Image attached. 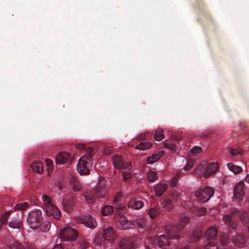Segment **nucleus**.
I'll list each match as a JSON object with an SVG mask.
<instances>
[{
  "instance_id": "46",
  "label": "nucleus",
  "mask_w": 249,
  "mask_h": 249,
  "mask_svg": "<svg viewBox=\"0 0 249 249\" xmlns=\"http://www.w3.org/2000/svg\"><path fill=\"white\" fill-rule=\"evenodd\" d=\"M76 148L77 149H78L79 150H82L85 149L86 152V150L89 148V147H88V148L86 147L85 145L82 143L77 144L76 145ZM89 148H90V147H89ZM85 155H87V153H86V154Z\"/></svg>"
},
{
  "instance_id": "29",
  "label": "nucleus",
  "mask_w": 249,
  "mask_h": 249,
  "mask_svg": "<svg viewBox=\"0 0 249 249\" xmlns=\"http://www.w3.org/2000/svg\"><path fill=\"white\" fill-rule=\"evenodd\" d=\"M163 132V130L161 128H159L156 131L154 137L156 140L160 141L164 138Z\"/></svg>"
},
{
  "instance_id": "48",
  "label": "nucleus",
  "mask_w": 249,
  "mask_h": 249,
  "mask_svg": "<svg viewBox=\"0 0 249 249\" xmlns=\"http://www.w3.org/2000/svg\"><path fill=\"white\" fill-rule=\"evenodd\" d=\"M45 163L46 167L53 166V160L50 159H46Z\"/></svg>"
},
{
  "instance_id": "3",
  "label": "nucleus",
  "mask_w": 249,
  "mask_h": 249,
  "mask_svg": "<svg viewBox=\"0 0 249 249\" xmlns=\"http://www.w3.org/2000/svg\"><path fill=\"white\" fill-rule=\"evenodd\" d=\"M43 208L44 212L48 216H53L56 219H59L61 216L60 210L53 203L51 197L46 195L41 196Z\"/></svg>"
},
{
  "instance_id": "30",
  "label": "nucleus",
  "mask_w": 249,
  "mask_h": 249,
  "mask_svg": "<svg viewBox=\"0 0 249 249\" xmlns=\"http://www.w3.org/2000/svg\"><path fill=\"white\" fill-rule=\"evenodd\" d=\"M162 144L164 147L169 149L173 152H175L177 150L176 145L171 143L169 141H164L163 142Z\"/></svg>"
},
{
  "instance_id": "27",
  "label": "nucleus",
  "mask_w": 249,
  "mask_h": 249,
  "mask_svg": "<svg viewBox=\"0 0 249 249\" xmlns=\"http://www.w3.org/2000/svg\"><path fill=\"white\" fill-rule=\"evenodd\" d=\"M147 179L151 182H154L158 178V176L156 172L150 171L147 174Z\"/></svg>"
},
{
  "instance_id": "55",
  "label": "nucleus",
  "mask_w": 249,
  "mask_h": 249,
  "mask_svg": "<svg viewBox=\"0 0 249 249\" xmlns=\"http://www.w3.org/2000/svg\"><path fill=\"white\" fill-rule=\"evenodd\" d=\"M53 249H64L63 246L60 244L55 246Z\"/></svg>"
},
{
  "instance_id": "2",
  "label": "nucleus",
  "mask_w": 249,
  "mask_h": 249,
  "mask_svg": "<svg viewBox=\"0 0 249 249\" xmlns=\"http://www.w3.org/2000/svg\"><path fill=\"white\" fill-rule=\"evenodd\" d=\"M219 170V165L216 162H212L208 164L202 162L195 169V173L199 176L207 178L213 176Z\"/></svg>"
},
{
  "instance_id": "6",
  "label": "nucleus",
  "mask_w": 249,
  "mask_h": 249,
  "mask_svg": "<svg viewBox=\"0 0 249 249\" xmlns=\"http://www.w3.org/2000/svg\"><path fill=\"white\" fill-rule=\"evenodd\" d=\"M42 219V212L40 210L36 209L30 212L27 217V221L30 227L36 229Z\"/></svg>"
},
{
  "instance_id": "26",
  "label": "nucleus",
  "mask_w": 249,
  "mask_h": 249,
  "mask_svg": "<svg viewBox=\"0 0 249 249\" xmlns=\"http://www.w3.org/2000/svg\"><path fill=\"white\" fill-rule=\"evenodd\" d=\"M13 246L16 249H35L33 247L27 244L22 245L18 242H14Z\"/></svg>"
},
{
  "instance_id": "20",
  "label": "nucleus",
  "mask_w": 249,
  "mask_h": 249,
  "mask_svg": "<svg viewBox=\"0 0 249 249\" xmlns=\"http://www.w3.org/2000/svg\"><path fill=\"white\" fill-rule=\"evenodd\" d=\"M22 220V216L18 215L15 220H13L10 222L9 226L13 229H18L20 226Z\"/></svg>"
},
{
  "instance_id": "28",
  "label": "nucleus",
  "mask_w": 249,
  "mask_h": 249,
  "mask_svg": "<svg viewBox=\"0 0 249 249\" xmlns=\"http://www.w3.org/2000/svg\"><path fill=\"white\" fill-rule=\"evenodd\" d=\"M160 155L159 154H154L148 158L147 160V164H153L158 161L160 157Z\"/></svg>"
},
{
  "instance_id": "37",
  "label": "nucleus",
  "mask_w": 249,
  "mask_h": 249,
  "mask_svg": "<svg viewBox=\"0 0 249 249\" xmlns=\"http://www.w3.org/2000/svg\"><path fill=\"white\" fill-rule=\"evenodd\" d=\"M221 244L223 246L228 245L230 241L229 240L228 236L227 235H224L220 237Z\"/></svg>"
},
{
  "instance_id": "50",
  "label": "nucleus",
  "mask_w": 249,
  "mask_h": 249,
  "mask_svg": "<svg viewBox=\"0 0 249 249\" xmlns=\"http://www.w3.org/2000/svg\"><path fill=\"white\" fill-rule=\"evenodd\" d=\"M189 221V218L187 216H183L181 217V222L184 224L187 223Z\"/></svg>"
},
{
  "instance_id": "13",
  "label": "nucleus",
  "mask_w": 249,
  "mask_h": 249,
  "mask_svg": "<svg viewBox=\"0 0 249 249\" xmlns=\"http://www.w3.org/2000/svg\"><path fill=\"white\" fill-rule=\"evenodd\" d=\"M70 155L66 152L58 153L55 157V161L56 164H64L69 160Z\"/></svg>"
},
{
  "instance_id": "56",
  "label": "nucleus",
  "mask_w": 249,
  "mask_h": 249,
  "mask_svg": "<svg viewBox=\"0 0 249 249\" xmlns=\"http://www.w3.org/2000/svg\"><path fill=\"white\" fill-rule=\"evenodd\" d=\"M88 246H89V244L87 242H85L82 243V244L81 245V248H82V249L86 248Z\"/></svg>"
},
{
  "instance_id": "9",
  "label": "nucleus",
  "mask_w": 249,
  "mask_h": 249,
  "mask_svg": "<svg viewBox=\"0 0 249 249\" xmlns=\"http://www.w3.org/2000/svg\"><path fill=\"white\" fill-rule=\"evenodd\" d=\"M95 194L98 197H103L107 192V188L104 184V180L100 179V181L95 188Z\"/></svg>"
},
{
  "instance_id": "8",
  "label": "nucleus",
  "mask_w": 249,
  "mask_h": 249,
  "mask_svg": "<svg viewBox=\"0 0 249 249\" xmlns=\"http://www.w3.org/2000/svg\"><path fill=\"white\" fill-rule=\"evenodd\" d=\"M118 214V223L117 225L118 228L121 230H127L134 227V224L132 221L128 220L125 216L121 215L120 213Z\"/></svg>"
},
{
  "instance_id": "44",
  "label": "nucleus",
  "mask_w": 249,
  "mask_h": 249,
  "mask_svg": "<svg viewBox=\"0 0 249 249\" xmlns=\"http://www.w3.org/2000/svg\"><path fill=\"white\" fill-rule=\"evenodd\" d=\"M85 200L88 203H92L94 201V198L93 196L90 195L85 196Z\"/></svg>"
},
{
  "instance_id": "31",
  "label": "nucleus",
  "mask_w": 249,
  "mask_h": 249,
  "mask_svg": "<svg viewBox=\"0 0 249 249\" xmlns=\"http://www.w3.org/2000/svg\"><path fill=\"white\" fill-rule=\"evenodd\" d=\"M51 227V223L50 221H46L42 223L40 225V231L43 232H47Z\"/></svg>"
},
{
  "instance_id": "4",
  "label": "nucleus",
  "mask_w": 249,
  "mask_h": 249,
  "mask_svg": "<svg viewBox=\"0 0 249 249\" xmlns=\"http://www.w3.org/2000/svg\"><path fill=\"white\" fill-rule=\"evenodd\" d=\"M113 164L115 167L122 170V174L124 179L131 177L132 166L129 162H124L121 156L115 155L112 157Z\"/></svg>"
},
{
  "instance_id": "1",
  "label": "nucleus",
  "mask_w": 249,
  "mask_h": 249,
  "mask_svg": "<svg viewBox=\"0 0 249 249\" xmlns=\"http://www.w3.org/2000/svg\"><path fill=\"white\" fill-rule=\"evenodd\" d=\"M87 155L81 157L77 164V170L80 175L89 174V168L91 167V160L93 155V149L89 148L86 150Z\"/></svg>"
},
{
  "instance_id": "35",
  "label": "nucleus",
  "mask_w": 249,
  "mask_h": 249,
  "mask_svg": "<svg viewBox=\"0 0 249 249\" xmlns=\"http://www.w3.org/2000/svg\"><path fill=\"white\" fill-rule=\"evenodd\" d=\"M29 206V204L28 202H25L24 203H21L18 204L15 206V209L16 210H24L28 208Z\"/></svg>"
},
{
  "instance_id": "14",
  "label": "nucleus",
  "mask_w": 249,
  "mask_h": 249,
  "mask_svg": "<svg viewBox=\"0 0 249 249\" xmlns=\"http://www.w3.org/2000/svg\"><path fill=\"white\" fill-rule=\"evenodd\" d=\"M134 238L125 237L120 242V246L122 249H132L134 247Z\"/></svg>"
},
{
  "instance_id": "38",
  "label": "nucleus",
  "mask_w": 249,
  "mask_h": 249,
  "mask_svg": "<svg viewBox=\"0 0 249 249\" xmlns=\"http://www.w3.org/2000/svg\"><path fill=\"white\" fill-rule=\"evenodd\" d=\"M10 214V211L5 213H3L0 217V222L1 223V225L5 224L7 220V217L8 215Z\"/></svg>"
},
{
  "instance_id": "40",
  "label": "nucleus",
  "mask_w": 249,
  "mask_h": 249,
  "mask_svg": "<svg viewBox=\"0 0 249 249\" xmlns=\"http://www.w3.org/2000/svg\"><path fill=\"white\" fill-rule=\"evenodd\" d=\"M204 249H218V248L215 244L213 242H211L207 244L205 246Z\"/></svg>"
},
{
  "instance_id": "33",
  "label": "nucleus",
  "mask_w": 249,
  "mask_h": 249,
  "mask_svg": "<svg viewBox=\"0 0 249 249\" xmlns=\"http://www.w3.org/2000/svg\"><path fill=\"white\" fill-rule=\"evenodd\" d=\"M148 213L151 218H156L159 214V211L155 208H152L148 211Z\"/></svg>"
},
{
  "instance_id": "49",
  "label": "nucleus",
  "mask_w": 249,
  "mask_h": 249,
  "mask_svg": "<svg viewBox=\"0 0 249 249\" xmlns=\"http://www.w3.org/2000/svg\"><path fill=\"white\" fill-rule=\"evenodd\" d=\"M167 233H168V236L169 238H178V236L175 234L174 231L172 232H168V230L166 229Z\"/></svg>"
},
{
  "instance_id": "22",
  "label": "nucleus",
  "mask_w": 249,
  "mask_h": 249,
  "mask_svg": "<svg viewBox=\"0 0 249 249\" xmlns=\"http://www.w3.org/2000/svg\"><path fill=\"white\" fill-rule=\"evenodd\" d=\"M201 236V233L199 230L194 231L190 235L188 241L190 242H194L198 240Z\"/></svg>"
},
{
  "instance_id": "57",
  "label": "nucleus",
  "mask_w": 249,
  "mask_h": 249,
  "mask_svg": "<svg viewBox=\"0 0 249 249\" xmlns=\"http://www.w3.org/2000/svg\"><path fill=\"white\" fill-rule=\"evenodd\" d=\"M110 151H111V150H106V149H105L104 153L105 154H109Z\"/></svg>"
},
{
  "instance_id": "54",
  "label": "nucleus",
  "mask_w": 249,
  "mask_h": 249,
  "mask_svg": "<svg viewBox=\"0 0 249 249\" xmlns=\"http://www.w3.org/2000/svg\"><path fill=\"white\" fill-rule=\"evenodd\" d=\"M124 206L123 204L119 205L117 207L116 213H118L119 212L120 210H123L124 208Z\"/></svg>"
},
{
  "instance_id": "21",
  "label": "nucleus",
  "mask_w": 249,
  "mask_h": 249,
  "mask_svg": "<svg viewBox=\"0 0 249 249\" xmlns=\"http://www.w3.org/2000/svg\"><path fill=\"white\" fill-rule=\"evenodd\" d=\"M217 230L213 227L210 228L206 232L205 236L208 240L214 239L217 235Z\"/></svg>"
},
{
  "instance_id": "34",
  "label": "nucleus",
  "mask_w": 249,
  "mask_h": 249,
  "mask_svg": "<svg viewBox=\"0 0 249 249\" xmlns=\"http://www.w3.org/2000/svg\"><path fill=\"white\" fill-rule=\"evenodd\" d=\"M71 185L74 191H79L81 190V185L79 181L77 180L71 181Z\"/></svg>"
},
{
  "instance_id": "10",
  "label": "nucleus",
  "mask_w": 249,
  "mask_h": 249,
  "mask_svg": "<svg viewBox=\"0 0 249 249\" xmlns=\"http://www.w3.org/2000/svg\"><path fill=\"white\" fill-rule=\"evenodd\" d=\"M78 222L83 223L85 226L90 229L95 228L97 225L95 219L89 214L86 215L84 218L80 219Z\"/></svg>"
},
{
  "instance_id": "43",
  "label": "nucleus",
  "mask_w": 249,
  "mask_h": 249,
  "mask_svg": "<svg viewBox=\"0 0 249 249\" xmlns=\"http://www.w3.org/2000/svg\"><path fill=\"white\" fill-rule=\"evenodd\" d=\"M241 151L237 149H232L230 151V153L233 156H237L241 154Z\"/></svg>"
},
{
  "instance_id": "11",
  "label": "nucleus",
  "mask_w": 249,
  "mask_h": 249,
  "mask_svg": "<svg viewBox=\"0 0 249 249\" xmlns=\"http://www.w3.org/2000/svg\"><path fill=\"white\" fill-rule=\"evenodd\" d=\"M103 237L105 240L112 243L117 238V235L112 228L109 227L103 231Z\"/></svg>"
},
{
  "instance_id": "53",
  "label": "nucleus",
  "mask_w": 249,
  "mask_h": 249,
  "mask_svg": "<svg viewBox=\"0 0 249 249\" xmlns=\"http://www.w3.org/2000/svg\"><path fill=\"white\" fill-rule=\"evenodd\" d=\"M53 166H50V167H47L46 170H47L48 175H51L53 173Z\"/></svg>"
},
{
  "instance_id": "18",
  "label": "nucleus",
  "mask_w": 249,
  "mask_h": 249,
  "mask_svg": "<svg viewBox=\"0 0 249 249\" xmlns=\"http://www.w3.org/2000/svg\"><path fill=\"white\" fill-rule=\"evenodd\" d=\"M30 167L34 172L39 174H42L44 171V167L42 163L38 160H35L33 161L30 165Z\"/></svg>"
},
{
  "instance_id": "5",
  "label": "nucleus",
  "mask_w": 249,
  "mask_h": 249,
  "mask_svg": "<svg viewBox=\"0 0 249 249\" xmlns=\"http://www.w3.org/2000/svg\"><path fill=\"white\" fill-rule=\"evenodd\" d=\"M77 236L78 233L76 230L68 225H64L59 231V237L64 241H72L75 240Z\"/></svg>"
},
{
  "instance_id": "15",
  "label": "nucleus",
  "mask_w": 249,
  "mask_h": 249,
  "mask_svg": "<svg viewBox=\"0 0 249 249\" xmlns=\"http://www.w3.org/2000/svg\"><path fill=\"white\" fill-rule=\"evenodd\" d=\"M237 212V209H234L233 212L230 214H226L223 217L224 220L226 224H228L232 229H235L237 226V223L236 222L231 221L232 216H233V213Z\"/></svg>"
},
{
  "instance_id": "42",
  "label": "nucleus",
  "mask_w": 249,
  "mask_h": 249,
  "mask_svg": "<svg viewBox=\"0 0 249 249\" xmlns=\"http://www.w3.org/2000/svg\"><path fill=\"white\" fill-rule=\"evenodd\" d=\"M72 203H69V202H64L63 203V207L67 211V212H69L71 210V209L72 208Z\"/></svg>"
},
{
  "instance_id": "60",
  "label": "nucleus",
  "mask_w": 249,
  "mask_h": 249,
  "mask_svg": "<svg viewBox=\"0 0 249 249\" xmlns=\"http://www.w3.org/2000/svg\"><path fill=\"white\" fill-rule=\"evenodd\" d=\"M138 138H139V139H144V137H143V136L141 137V136H139L138 137Z\"/></svg>"
},
{
  "instance_id": "62",
  "label": "nucleus",
  "mask_w": 249,
  "mask_h": 249,
  "mask_svg": "<svg viewBox=\"0 0 249 249\" xmlns=\"http://www.w3.org/2000/svg\"><path fill=\"white\" fill-rule=\"evenodd\" d=\"M248 231H249V227H248Z\"/></svg>"
},
{
  "instance_id": "59",
  "label": "nucleus",
  "mask_w": 249,
  "mask_h": 249,
  "mask_svg": "<svg viewBox=\"0 0 249 249\" xmlns=\"http://www.w3.org/2000/svg\"><path fill=\"white\" fill-rule=\"evenodd\" d=\"M94 242H95V244H98V241L97 240V239L96 238L95 240H94Z\"/></svg>"
},
{
  "instance_id": "12",
  "label": "nucleus",
  "mask_w": 249,
  "mask_h": 249,
  "mask_svg": "<svg viewBox=\"0 0 249 249\" xmlns=\"http://www.w3.org/2000/svg\"><path fill=\"white\" fill-rule=\"evenodd\" d=\"M244 184L243 181H240L237 185L235 186L233 191V194L235 197L239 200H242L244 196L243 188Z\"/></svg>"
},
{
  "instance_id": "61",
  "label": "nucleus",
  "mask_w": 249,
  "mask_h": 249,
  "mask_svg": "<svg viewBox=\"0 0 249 249\" xmlns=\"http://www.w3.org/2000/svg\"><path fill=\"white\" fill-rule=\"evenodd\" d=\"M184 226H185V225H182V226H181V228H183V227H184Z\"/></svg>"
},
{
  "instance_id": "25",
  "label": "nucleus",
  "mask_w": 249,
  "mask_h": 249,
  "mask_svg": "<svg viewBox=\"0 0 249 249\" xmlns=\"http://www.w3.org/2000/svg\"><path fill=\"white\" fill-rule=\"evenodd\" d=\"M113 208L110 205L105 206L101 210V213L104 216L112 214L113 212Z\"/></svg>"
},
{
  "instance_id": "52",
  "label": "nucleus",
  "mask_w": 249,
  "mask_h": 249,
  "mask_svg": "<svg viewBox=\"0 0 249 249\" xmlns=\"http://www.w3.org/2000/svg\"><path fill=\"white\" fill-rule=\"evenodd\" d=\"M122 194L120 193H118L115 196L114 198V202H117L119 200V198L122 197Z\"/></svg>"
},
{
  "instance_id": "47",
  "label": "nucleus",
  "mask_w": 249,
  "mask_h": 249,
  "mask_svg": "<svg viewBox=\"0 0 249 249\" xmlns=\"http://www.w3.org/2000/svg\"><path fill=\"white\" fill-rule=\"evenodd\" d=\"M178 175L177 174L174 178H173L171 182V184L173 187H175L176 186L177 182H178Z\"/></svg>"
},
{
  "instance_id": "41",
  "label": "nucleus",
  "mask_w": 249,
  "mask_h": 249,
  "mask_svg": "<svg viewBox=\"0 0 249 249\" xmlns=\"http://www.w3.org/2000/svg\"><path fill=\"white\" fill-rule=\"evenodd\" d=\"M172 197L175 201H178L180 198V195L177 191H174L172 194Z\"/></svg>"
},
{
  "instance_id": "36",
  "label": "nucleus",
  "mask_w": 249,
  "mask_h": 249,
  "mask_svg": "<svg viewBox=\"0 0 249 249\" xmlns=\"http://www.w3.org/2000/svg\"><path fill=\"white\" fill-rule=\"evenodd\" d=\"M202 152V149L199 146H195L191 150V154L193 156L197 155Z\"/></svg>"
},
{
  "instance_id": "17",
  "label": "nucleus",
  "mask_w": 249,
  "mask_h": 249,
  "mask_svg": "<svg viewBox=\"0 0 249 249\" xmlns=\"http://www.w3.org/2000/svg\"><path fill=\"white\" fill-rule=\"evenodd\" d=\"M144 206L143 202L141 200H138L134 198H132L129 200L128 203V206L129 208L139 210L142 208Z\"/></svg>"
},
{
  "instance_id": "39",
  "label": "nucleus",
  "mask_w": 249,
  "mask_h": 249,
  "mask_svg": "<svg viewBox=\"0 0 249 249\" xmlns=\"http://www.w3.org/2000/svg\"><path fill=\"white\" fill-rule=\"evenodd\" d=\"M194 166V162L192 160H189L187 161L186 165L183 168V169L185 171H189Z\"/></svg>"
},
{
  "instance_id": "45",
  "label": "nucleus",
  "mask_w": 249,
  "mask_h": 249,
  "mask_svg": "<svg viewBox=\"0 0 249 249\" xmlns=\"http://www.w3.org/2000/svg\"><path fill=\"white\" fill-rule=\"evenodd\" d=\"M161 203L163 207H165L171 203V200L170 199H163L161 200Z\"/></svg>"
},
{
  "instance_id": "24",
  "label": "nucleus",
  "mask_w": 249,
  "mask_h": 249,
  "mask_svg": "<svg viewBox=\"0 0 249 249\" xmlns=\"http://www.w3.org/2000/svg\"><path fill=\"white\" fill-rule=\"evenodd\" d=\"M227 166L228 167V169L234 174L239 173L242 170L241 167H240L239 166L236 165L231 162L228 163Z\"/></svg>"
},
{
  "instance_id": "51",
  "label": "nucleus",
  "mask_w": 249,
  "mask_h": 249,
  "mask_svg": "<svg viewBox=\"0 0 249 249\" xmlns=\"http://www.w3.org/2000/svg\"><path fill=\"white\" fill-rule=\"evenodd\" d=\"M243 222L245 224L246 223L248 222L249 220V218L246 214L243 215L241 217Z\"/></svg>"
},
{
  "instance_id": "7",
  "label": "nucleus",
  "mask_w": 249,
  "mask_h": 249,
  "mask_svg": "<svg viewBox=\"0 0 249 249\" xmlns=\"http://www.w3.org/2000/svg\"><path fill=\"white\" fill-rule=\"evenodd\" d=\"M214 190L213 188L206 187L204 189L196 193V197L202 202H206L213 195Z\"/></svg>"
},
{
  "instance_id": "23",
  "label": "nucleus",
  "mask_w": 249,
  "mask_h": 249,
  "mask_svg": "<svg viewBox=\"0 0 249 249\" xmlns=\"http://www.w3.org/2000/svg\"><path fill=\"white\" fill-rule=\"evenodd\" d=\"M152 146V143L151 142H144L140 143L139 144L134 146L135 149L140 150H145L150 148Z\"/></svg>"
},
{
  "instance_id": "16",
  "label": "nucleus",
  "mask_w": 249,
  "mask_h": 249,
  "mask_svg": "<svg viewBox=\"0 0 249 249\" xmlns=\"http://www.w3.org/2000/svg\"><path fill=\"white\" fill-rule=\"evenodd\" d=\"M233 244L236 247H243L246 243V240L244 237L239 234H236L232 238Z\"/></svg>"
},
{
  "instance_id": "32",
  "label": "nucleus",
  "mask_w": 249,
  "mask_h": 249,
  "mask_svg": "<svg viewBox=\"0 0 249 249\" xmlns=\"http://www.w3.org/2000/svg\"><path fill=\"white\" fill-rule=\"evenodd\" d=\"M193 212L195 215L197 216L203 215L206 213V210L204 208H195L193 210Z\"/></svg>"
},
{
  "instance_id": "19",
  "label": "nucleus",
  "mask_w": 249,
  "mask_h": 249,
  "mask_svg": "<svg viewBox=\"0 0 249 249\" xmlns=\"http://www.w3.org/2000/svg\"><path fill=\"white\" fill-rule=\"evenodd\" d=\"M167 185L166 183H159L157 184L155 188V194L156 196H160L166 190Z\"/></svg>"
},
{
  "instance_id": "58",
  "label": "nucleus",
  "mask_w": 249,
  "mask_h": 249,
  "mask_svg": "<svg viewBox=\"0 0 249 249\" xmlns=\"http://www.w3.org/2000/svg\"><path fill=\"white\" fill-rule=\"evenodd\" d=\"M246 181L249 184V174H248L246 176Z\"/></svg>"
}]
</instances>
